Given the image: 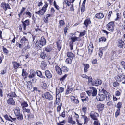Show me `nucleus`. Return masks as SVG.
<instances>
[{
  "label": "nucleus",
  "mask_w": 125,
  "mask_h": 125,
  "mask_svg": "<svg viewBox=\"0 0 125 125\" xmlns=\"http://www.w3.org/2000/svg\"><path fill=\"white\" fill-rule=\"evenodd\" d=\"M46 41L45 39L43 37H42L40 39L37 40L36 42V45L40 48H42L43 46L46 44Z\"/></svg>",
  "instance_id": "nucleus-1"
},
{
  "label": "nucleus",
  "mask_w": 125,
  "mask_h": 125,
  "mask_svg": "<svg viewBox=\"0 0 125 125\" xmlns=\"http://www.w3.org/2000/svg\"><path fill=\"white\" fill-rule=\"evenodd\" d=\"M115 24L114 23L111 21L109 22L106 26L107 29L110 31H113L114 29Z\"/></svg>",
  "instance_id": "nucleus-2"
},
{
  "label": "nucleus",
  "mask_w": 125,
  "mask_h": 125,
  "mask_svg": "<svg viewBox=\"0 0 125 125\" xmlns=\"http://www.w3.org/2000/svg\"><path fill=\"white\" fill-rule=\"evenodd\" d=\"M0 6L4 10L6 11L8 9H10L9 5L4 2H2L0 4Z\"/></svg>",
  "instance_id": "nucleus-3"
},
{
  "label": "nucleus",
  "mask_w": 125,
  "mask_h": 125,
  "mask_svg": "<svg viewBox=\"0 0 125 125\" xmlns=\"http://www.w3.org/2000/svg\"><path fill=\"white\" fill-rule=\"evenodd\" d=\"M90 116L91 118L93 120L97 121V118L99 117V115L96 113L92 111L90 113Z\"/></svg>",
  "instance_id": "nucleus-4"
},
{
  "label": "nucleus",
  "mask_w": 125,
  "mask_h": 125,
  "mask_svg": "<svg viewBox=\"0 0 125 125\" xmlns=\"http://www.w3.org/2000/svg\"><path fill=\"white\" fill-rule=\"evenodd\" d=\"M101 93H103L106 97V100L107 101H109L110 99L111 96L110 94L109 93L107 92L104 89H102L101 91Z\"/></svg>",
  "instance_id": "nucleus-5"
},
{
  "label": "nucleus",
  "mask_w": 125,
  "mask_h": 125,
  "mask_svg": "<svg viewBox=\"0 0 125 125\" xmlns=\"http://www.w3.org/2000/svg\"><path fill=\"white\" fill-rule=\"evenodd\" d=\"M103 94L101 92V93L98 94L96 96V99L98 101H102L104 100L105 98V95Z\"/></svg>",
  "instance_id": "nucleus-6"
},
{
  "label": "nucleus",
  "mask_w": 125,
  "mask_h": 125,
  "mask_svg": "<svg viewBox=\"0 0 125 125\" xmlns=\"http://www.w3.org/2000/svg\"><path fill=\"white\" fill-rule=\"evenodd\" d=\"M45 98L50 101H51L53 99V97L52 96L49 92H46L44 93Z\"/></svg>",
  "instance_id": "nucleus-7"
},
{
  "label": "nucleus",
  "mask_w": 125,
  "mask_h": 125,
  "mask_svg": "<svg viewBox=\"0 0 125 125\" xmlns=\"http://www.w3.org/2000/svg\"><path fill=\"white\" fill-rule=\"evenodd\" d=\"M117 45L118 47L120 48H122L125 45V41H122L121 39H119L118 40Z\"/></svg>",
  "instance_id": "nucleus-8"
},
{
  "label": "nucleus",
  "mask_w": 125,
  "mask_h": 125,
  "mask_svg": "<svg viewBox=\"0 0 125 125\" xmlns=\"http://www.w3.org/2000/svg\"><path fill=\"white\" fill-rule=\"evenodd\" d=\"M23 24L22 28L24 31L26 30V26L29 25L30 22L29 20H26L24 21H22Z\"/></svg>",
  "instance_id": "nucleus-9"
},
{
  "label": "nucleus",
  "mask_w": 125,
  "mask_h": 125,
  "mask_svg": "<svg viewBox=\"0 0 125 125\" xmlns=\"http://www.w3.org/2000/svg\"><path fill=\"white\" fill-rule=\"evenodd\" d=\"M9 98L7 100L8 104L10 105H14L15 102L13 98L11 97Z\"/></svg>",
  "instance_id": "nucleus-10"
},
{
  "label": "nucleus",
  "mask_w": 125,
  "mask_h": 125,
  "mask_svg": "<svg viewBox=\"0 0 125 125\" xmlns=\"http://www.w3.org/2000/svg\"><path fill=\"white\" fill-rule=\"evenodd\" d=\"M45 73V76L47 78L50 79L52 77V75L49 70H46Z\"/></svg>",
  "instance_id": "nucleus-11"
},
{
  "label": "nucleus",
  "mask_w": 125,
  "mask_h": 125,
  "mask_svg": "<svg viewBox=\"0 0 125 125\" xmlns=\"http://www.w3.org/2000/svg\"><path fill=\"white\" fill-rule=\"evenodd\" d=\"M56 71L59 75H61L62 72L61 68L58 66L56 65L55 67Z\"/></svg>",
  "instance_id": "nucleus-12"
},
{
  "label": "nucleus",
  "mask_w": 125,
  "mask_h": 125,
  "mask_svg": "<svg viewBox=\"0 0 125 125\" xmlns=\"http://www.w3.org/2000/svg\"><path fill=\"white\" fill-rule=\"evenodd\" d=\"M104 15L102 13L99 12L96 14L95 15V17L98 19H102L103 18Z\"/></svg>",
  "instance_id": "nucleus-13"
},
{
  "label": "nucleus",
  "mask_w": 125,
  "mask_h": 125,
  "mask_svg": "<svg viewBox=\"0 0 125 125\" xmlns=\"http://www.w3.org/2000/svg\"><path fill=\"white\" fill-rule=\"evenodd\" d=\"M46 9H44L43 8H42L41 10L35 12V13L40 15H43L44 13L46 11Z\"/></svg>",
  "instance_id": "nucleus-14"
},
{
  "label": "nucleus",
  "mask_w": 125,
  "mask_h": 125,
  "mask_svg": "<svg viewBox=\"0 0 125 125\" xmlns=\"http://www.w3.org/2000/svg\"><path fill=\"white\" fill-rule=\"evenodd\" d=\"M89 100V99L87 96H86L84 99H82V101L83 102H84V101L85 102V103L86 104L85 105V106L86 107H88L89 106V103L88 101Z\"/></svg>",
  "instance_id": "nucleus-15"
},
{
  "label": "nucleus",
  "mask_w": 125,
  "mask_h": 125,
  "mask_svg": "<svg viewBox=\"0 0 125 125\" xmlns=\"http://www.w3.org/2000/svg\"><path fill=\"white\" fill-rule=\"evenodd\" d=\"M94 49V46L92 42H91L88 46L89 53L91 54L92 52Z\"/></svg>",
  "instance_id": "nucleus-16"
},
{
  "label": "nucleus",
  "mask_w": 125,
  "mask_h": 125,
  "mask_svg": "<svg viewBox=\"0 0 125 125\" xmlns=\"http://www.w3.org/2000/svg\"><path fill=\"white\" fill-rule=\"evenodd\" d=\"M67 56L68 58L73 59L75 57V55L71 52H68L67 53Z\"/></svg>",
  "instance_id": "nucleus-17"
},
{
  "label": "nucleus",
  "mask_w": 125,
  "mask_h": 125,
  "mask_svg": "<svg viewBox=\"0 0 125 125\" xmlns=\"http://www.w3.org/2000/svg\"><path fill=\"white\" fill-rule=\"evenodd\" d=\"M64 88L63 87H60L59 89L57 88H56V94H58L60 93H62L64 91Z\"/></svg>",
  "instance_id": "nucleus-18"
},
{
  "label": "nucleus",
  "mask_w": 125,
  "mask_h": 125,
  "mask_svg": "<svg viewBox=\"0 0 125 125\" xmlns=\"http://www.w3.org/2000/svg\"><path fill=\"white\" fill-rule=\"evenodd\" d=\"M13 67L15 69H17L20 66V65L19 63L15 61L12 62Z\"/></svg>",
  "instance_id": "nucleus-19"
},
{
  "label": "nucleus",
  "mask_w": 125,
  "mask_h": 125,
  "mask_svg": "<svg viewBox=\"0 0 125 125\" xmlns=\"http://www.w3.org/2000/svg\"><path fill=\"white\" fill-rule=\"evenodd\" d=\"M71 100L72 102L76 104H78L79 103V101L77 99H76L75 97L74 96L71 97Z\"/></svg>",
  "instance_id": "nucleus-20"
},
{
  "label": "nucleus",
  "mask_w": 125,
  "mask_h": 125,
  "mask_svg": "<svg viewBox=\"0 0 125 125\" xmlns=\"http://www.w3.org/2000/svg\"><path fill=\"white\" fill-rule=\"evenodd\" d=\"M21 105L22 108V109L25 108L26 107H27L28 106L27 102L25 101L22 102L21 103Z\"/></svg>",
  "instance_id": "nucleus-21"
},
{
  "label": "nucleus",
  "mask_w": 125,
  "mask_h": 125,
  "mask_svg": "<svg viewBox=\"0 0 125 125\" xmlns=\"http://www.w3.org/2000/svg\"><path fill=\"white\" fill-rule=\"evenodd\" d=\"M91 23V21L90 20V18H88L86 19L84 21V24L86 26V27L88 26L89 24H90Z\"/></svg>",
  "instance_id": "nucleus-22"
},
{
  "label": "nucleus",
  "mask_w": 125,
  "mask_h": 125,
  "mask_svg": "<svg viewBox=\"0 0 125 125\" xmlns=\"http://www.w3.org/2000/svg\"><path fill=\"white\" fill-rule=\"evenodd\" d=\"M123 74H119L117 75L116 78V80L119 82H121L123 80Z\"/></svg>",
  "instance_id": "nucleus-23"
},
{
  "label": "nucleus",
  "mask_w": 125,
  "mask_h": 125,
  "mask_svg": "<svg viewBox=\"0 0 125 125\" xmlns=\"http://www.w3.org/2000/svg\"><path fill=\"white\" fill-rule=\"evenodd\" d=\"M8 97H17V95L15 92H11L7 94Z\"/></svg>",
  "instance_id": "nucleus-24"
},
{
  "label": "nucleus",
  "mask_w": 125,
  "mask_h": 125,
  "mask_svg": "<svg viewBox=\"0 0 125 125\" xmlns=\"http://www.w3.org/2000/svg\"><path fill=\"white\" fill-rule=\"evenodd\" d=\"M36 73L37 76L43 79L45 78V77L42 75V73L41 71L39 70L37 71L36 72Z\"/></svg>",
  "instance_id": "nucleus-25"
},
{
  "label": "nucleus",
  "mask_w": 125,
  "mask_h": 125,
  "mask_svg": "<svg viewBox=\"0 0 125 125\" xmlns=\"http://www.w3.org/2000/svg\"><path fill=\"white\" fill-rule=\"evenodd\" d=\"M104 105L103 104H99L97 105V108L99 110L102 111L104 109Z\"/></svg>",
  "instance_id": "nucleus-26"
},
{
  "label": "nucleus",
  "mask_w": 125,
  "mask_h": 125,
  "mask_svg": "<svg viewBox=\"0 0 125 125\" xmlns=\"http://www.w3.org/2000/svg\"><path fill=\"white\" fill-rule=\"evenodd\" d=\"M47 64L46 62L44 61H43L42 62L41 64V67L42 70H44L46 68Z\"/></svg>",
  "instance_id": "nucleus-27"
},
{
  "label": "nucleus",
  "mask_w": 125,
  "mask_h": 125,
  "mask_svg": "<svg viewBox=\"0 0 125 125\" xmlns=\"http://www.w3.org/2000/svg\"><path fill=\"white\" fill-rule=\"evenodd\" d=\"M14 113L16 116L20 114V110L19 108L18 107H16L14 111Z\"/></svg>",
  "instance_id": "nucleus-28"
},
{
  "label": "nucleus",
  "mask_w": 125,
  "mask_h": 125,
  "mask_svg": "<svg viewBox=\"0 0 125 125\" xmlns=\"http://www.w3.org/2000/svg\"><path fill=\"white\" fill-rule=\"evenodd\" d=\"M102 83L101 80L99 79H97L95 81L94 84L95 86L100 85Z\"/></svg>",
  "instance_id": "nucleus-29"
},
{
  "label": "nucleus",
  "mask_w": 125,
  "mask_h": 125,
  "mask_svg": "<svg viewBox=\"0 0 125 125\" xmlns=\"http://www.w3.org/2000/svg\"><path fill=\"white\" fill-rule=\"evenodd\" d=\"M27 86L28 88L29 89L31 90L32 88V84L30 81H28L27 83Z\"/></svg>",
  "instance_id": "nucleus-30"
},
{
  "label": "nucleus",
  "mask_w": 125,
  "mask_h": 125,
  "mask_svg": "<svg viewBox=\"0 0 125 125\" xmlns=\"http://www.w3.org/2000/svg\"><path fill=\"white\" fill-rule=\"evenodd\" d=\"M92 89L93 90V92L92 93V95L93 96H96L97 92V91L96 89L94 87H92Z\"/></svg>",
  "instance_id": "nucleus-31"
},
{
  "label": "nucleus",
  "mask_w": 125,
  "mask_h": 125,
  "mask_svg": "<svg viewBox=\"0 0 125 125\" xmlns=\"http://www.w3.org/2000/svg\"><path fill=\"white\" fill-rule=\"evenodd\" d=\"M69 37L72 40L73 43L75 41H79V40H78V38H79V37L78 38L76 37L72 36L71 37Z\"/></svg>",
  "instance_id": "nucleus-32"
},
{
  "label": "nucleus",
  "mask_w": 125,
  "mask_h": 125,
  "mask_svg": "<svg viewBox=\"0 0 125 125\" xmlns=\"http://www.w3.org/2000/svg\"><path fill=\"white\" fill-rule=\"evenodd\" d=\"M68 123L72 124H75V122L73 120L72 117L69 116L68 118Z\"/></svg>",
  "instance_id": "nucleus-33"
},
{
  "label": "nucleus",
  "mask_w": 125,
  "mask_h": 125,
  "mask_svg": "<svg viewBox=\"0 0 125 125\" xmlns=\"http://www.w3.org/2000/svg\"><path fill=\"white\" fill-rule=\"evenodd\" d=\"M83 65L84 66V72L85 73L86 72L88 71L87 69L89 67V65L88 64H84Z\"/></svg>",
  "instance_id": "nucleus-34"
},
{
  "label": "nucleus",
  "mask_w": 125,
  "mask_h": 125,
  "mask_svg": "<svg viewBox=\"0 0 125 125\" xmlns=\"http://www.w3.org/2000/svg\"><path fill=\"white\" fill-rule=\"evenodd\" d=\"M52 47L50 46H48L45 48V51L47 52H50L52 50Z\"/></svg>",
  "instance_id": "nucleus-35"
},
{
  "label": "nucleus",
  "mask_w": 125,
  "mask_h": 125,
  "mask_svg": "<svg viewBox=\"0 0 125 125\" xmlns=\"http://www.w3.org/2000/svg\"><path fill=\"white\" fill-rule=\"evenodd\" d=\"M73 59L70 58H67L65 62L67 64H71L72 63Z\"/></svg>",
  "instance_id": "nucleus-36"
},
{
  "label": "nucleus",
  "mask_w": 125,
  "mask_h": 125,
  "mask_svg": "<svg viewBox=\"0 0 125 125\" xmlns=\"http://www.w3.org/2000/svg\"><path fill=\"white\" fill-rule=\"evenodd\" d=\"M27 15V17L30 18H31V17L32 14L31 12L29 11H26L23 13V15Z\"/></svg>",
  "instance_id": "nucleus-37"
},
{
  "label": "nucleus",
  "mask_w": 125,
  "mask_h": 125,
  "mask_svg": "<svg viewBox=\"0 0 125 125\" xmlns=\"http://www.w3.org/2000/svg\"><path fill=\"white\" fill-rule=\"evenodd\" d=\"M28 39L24 37L22 38L21 40V43L24 44L26 42H27Z\"/></svg>",
  "instance_id": "nucleus-38"
},
{
  "label": "nucleus",
  "mask_w": 125,
  "mask_h": 125,
  "mask_svg": "<svg viewBox=\"0 0 125 125\" xmlns=\"http://www.w3.org/2000/svg\"><path fill=\"white\" fill-rule=\"evenodd\" d=\"M67 76V74H65L60 78V81H61V83H62L63 81H64L65 79Z\"/></svg>",
  "instance_id": "nucleus-39"
},
{
  "label": "nucleus",
  "mask_w": 125,
  "mask_h": 125,
  "mask_svg": "<svg viewBox=\"0 0 125 125\" xmlns=\"http://www.w3.org/2000/svg\"><path fill=\"white\" fill-rule=\"evenodd\" d=\"M56 44L57 49L59 51L61 48V43L60 41L57 42Z\"/></svg>",
  "instance_id": "nucleus-40"
},
{
  "label": "nucleus",
  "mask_w": 125,
  "mask_h": 125,
  "mask_svg": "<svg viewBox=\"0 0 125 125\" xmlns=\"http://www.w3.org/2000/svg\"><path fill=\"white\" fill-rule=\"evenodd\" d=\"M82 118H83L84 120V124H85L88 121V119L87 116L84 115H82Z\"/></svg>",
  "instance_id": "nucleus-41"
},
{
  "label": "nucleus",
  "mask_w": 125,
  "mask_h": 125,
  "mask_svg": "<svg viewBox=\"0 0 125 125\" xmlns=\"http://www.w3.org/2000/svg\"><path fill=\"white\" fill-rule=\"evenodd\" d=\"M16 116L17 119L19 120H21L23 119V116L21 113Z\"/></svg>",
  "instance_id": "nucleus-42"
},
{
  "label": "nucleus",
  "mask_w": 125,
  "mask_h": 125,
  "mask_svg": "<svg viewBox=\"0 0 125 125\" xmlns=\"http://www.w3.org/2000/svg\"><path fill=\"white\" fill-rule=\"evenodd\" d=\"M62 70L64 72H67L68 71V69L65 66H63L61 67Z\"/></svg>",
  "instance_id": "nucleus-43"
},
{
  "label": "nucleus",
  "mask_w": 125,
  "mask_h": 125,
  "mask_svg": "<svg viewBox=\"0 0 125 125\" xmlns=\"http://www.w3.org/2000/svg\"><path fill=\"white\" fill-rule=\"evenodd\" d=\"M103 52V50L102 48H100L98 51V55L99 56L101 57L102 56Z\"/></svg>",
  "instance_id": "nucleus-44"
},
{
  "label": "nucleus",
  "mask_w": 125,
  "mask_h": 125,
  "mask_svg": "<svg viewBox=\"0 0 125 125\" xmlns=\"http://www.w3.org/2000/svg\"><path fill=\"white\" fill-rule=\"evenodd\" d=\"M59 23L60 24L59 27L60 28L63 27L65 24L64 21L62 20L59 21Z\"/></svg>",
  "instance_id": "nucleus-45"
},
{
  "label": "nucleus",
  "mask_w": 125,
  "mask_h": 125,
  "mask_svg": "<svg viewBox=\"0 0 125 125\" xmlns=\"http://www.w3.org/2000/svg\"><path fill=\"white\" fill-rule=\"evenodd\" d=\"M40 57L43 59H45L46 57L45 53L43 52H42L40 55Z\"/></svg>",
  "instance_id": "nucleus-46"
},
{
  "label": "nucleus",
  "mask_w": 125,
  "mask_h": 125,
  "mask_svg": "<svg viewBox=\"0 0 125 125\" xmlns=\"http://www.w3.org/2000/svg\"><path fill=\"white\" fill-rule=\"evenodd\" d=\"M26 9L25 8L23 7L22 9L21 10L20 12L18 14V15L19 18H20L21 16L22 13H23V12L25 11Z\"/></svg>",
  "instance_id": "nucleus-47"
},
{
  "label": "nucleus",
  "mask_w": 125,
  "mask_h": 125,
  "mask_svg": "<svg viewBox=\"0 0 125 125\" xmlns=\"http://www.w3.org/2000/svg\"><path fill=\"white\" fill-rule=\"evenodd\" d=\"M122 102H119L116 105V108H118V109H120L122 107Z\"/></svg>",
  "instance_id": "nucleus-48"
},
{
  "label": "nucleus",
  "mask_w": 125,
  "mask_h": 125,
  "mask_svg": "<svg viewBox=\"0 0 125 125\" xmlns=\"http://www.w3.org/2000/svg\"><path fill=\"white\" fill-rule=\"evenodd\" d=\"M106 41V39L104 37H102L100 38L99 39V42H105Z\"/></svg>",
  "instance_id": "nucleus-49"
},
{
  "label": "nucleus",
  "mask_w": 125,
  "mask_h": 125,
  "mask_svg": "<svg viewBox=\"0 0 125 125\" xmlns=\"http://www.w3.org/2000/svg\"><path fill=\"white\" fill-rule=\"evenodd\" d=\"M120 111V109H117L115 113V116L116 118L119 115Z\"/></svg>",
  "instance_id": "nucleus-50"
},
{
  "label": "nucleus",
  "mask_w": 125,
  "mask_h": 125,
  "mask_svg": "<svg viewBox=\"0 0 125 125\" xmlns=\"http://www.w3.org/2000/svg\"><path fill=\"white\" fill-rule=\"evenodd\" d=\"M56 104H59V103L60 102V98L59 96L58 97V94H56Z\"/></svg>",
  "instance_id": "nucleus-51"
},
{
  "label": "nucleus",
  "mask_w": 125,
  "mask_h": 125,
  "mask_svg": "<svg viewBox=\"0 0 125 125\" xmlns=\"http://www.w3.org/2000/svg\"><path fill=\"white\" fill-rule=\"evenodd\" d=\"M22 111L23 112H26L28 113H29L30 112V110L29 109L26 108L23 109Z\"/></svg>",
  "instance_id": "nucleus-52"
},
{
  "label": "nucleus",
  "mask_w": 125,
  "mask_h": 125,
  "mask_svg": "<svg viewBox=\"0 0 125 125\" xmlns=\"http://www.w3.org/2000/svg\"><path fill=\"white\" fill-rule=\"evenodd\" d=\"M73 89L72 88H69L68 87V88L66 90V94H68L70 92L71 93V91H72Z\"/></svg>",
  "instance_id": "nucleus-53"
},
{
  "label": "nucleus",
  "mask_w": 125,
  "mask_h": 125,
  "mask_svg": "<svg viewBox=\"0 0 125 125\" xmlns=\"http://www.w3.org/2000/svg\"><path fill=\"white\" fill-rule=\"evenodd\" d=\"M3 50L4 52L6 54H8L9 53V51L4 46L2 47Z\"/></svg>",
  "instance_id": "nucleus-54"
},
{
  "label": "nucleus",
  "mask_w": 125,
  "mask_h": 125,
  "mask_svg": "<svg viewBox=\"0 0 125 125\" xmlns=\"http://www.w3.org/2000/svg\"><path fill=\"white\" fill-rule=\"evenodd\" d=\"M30 73L33 76H35L36 73L32 69L30 70Z\"/></svg>",
  "instance_id": "nucleus-55"
},
{
  "label": "nucleus",
  "mask_w": 125,
  "mask_h": 125,
  "mask_svg": "<svg viewBox=\"0 0 125 125\" xmlns=\"http://www.w3.org/2000/svg\"><path fill=\"white\" fill-rule=\"evenodd\" d=\"M27 74V72L26 70L24 69H22V76H25Z\"/></svg>",
  "instance_id": "nucleus-56"
},
{
  "label": "nucleus",
  "mask_w": 125,
  "mask_h": 125,
  "mask_svg": "<svg viewBox=\"0 0 125 125\" xmlns=\"http://www.w3.org/2000/svg\"><path fill=\"white\" fill-rule=\"evenodd\" d=\"M28 116L29 118H33L34 117V116L33 114L31 113H29L28 114Z\"/></svg>",
  "instance_id": "nucleus-57"
},
{
  "label": "nucleus",
  "mask_w": 125,
  "mask_h": 125,
  "mask_svg": "<svg viewBox=\"0 0 125 125\" xmlns=\"http://www.w3.org/2000/svg\"><path fill=\"white\" fill-rule=\"evenodd\" d=\"M45 4L42 7V8H43L44 9H46H46L47 8L48 6V3L47 2H45Z\"/></svg>",
  "instance_id": "nucleus-58"
},
{
  "label": "nucleus",
  "mask_w": 125,
  "mask_h": 125,
  "mask_svg": "<svg viewBox=\"0 0 125 125\" xmlns=\"http://www.w3.org/2000/svg\"><path fill=\"white\" fill-rule=\"evenodd\" d=\"M31 90L32 91H38L39 92H40V91L38 89V88L37 87H33Z\"/></svg>",
  "instance_id": "nucleus-59"
},
{
  "label": "nucleus",
  "mask_w": 125,
  "mask_h": 125,
  "mask_svg": "<svg viewBox=\"0 0 125 125\" xmlns=\"http://www.w3.org/2000/svg\"><path fill=\"white\" fill-rule=\"evenodd\" d=\"M116 15L117 16L115 20V21L119 20L120 18V16L119 13H117L116 14Z\"/></svg>",
  "instance_id": "nucleus-60"
},
{
  "label": "nucleus",
  "mask_w": 125,
  "mask_h": 125,
  "mask_svg": "<svg viewBox=\"0 0 125 125\" xmlns=\"http://www.w3.org/2000/svg\"><path fill=\"white\" fill-rule=\"evenodd\" d=\"M31 47L30 45L29 44V43L27 45L25 46L23 48V49L25 50H26L30 49Z\"/></svg>",
  "instance_id": "nucleus-61"
},
{
  "label": "nucleus",
  "mask_w": 125,
  "mask_h": 125,
  "mask_svg": "<svg viewBox=\"0 0 125 125\" xmlns=\"http://www.w3.org/2000/svg\"><path fill=\"white\" fill-rule=\"evenodd\" d=\"M4 117L6 120L9 121H11V120L9 118L8 115H4Z\"/></svg>",
  "instance_id": "nucleus-62"
},
{
  "label": "nucleus",
  "mask_w": 125,
  "mask_h": 125,
  "mask_svg": "<svg viewBox=\"0 0 125 125\" xmlns=\"http://www.w3.org/2000/svg\"><path fill=\"white\" fill-rule=\"evenodd\" d=\"M62 105V104L61 103L60 104V105H58L57 107V111L58 112H59L61 110V106Z\"/></svg>",
  "instance_id": "nucleus-63"
},
{
  "label": "nucleus",
  "mask_w": 125,
  "mask_h": 125,
  "mask_svg": "<svg viewBox=\"0 0 125 125\" xmlns=\"http://www.w3.org/2000/svg\"><path fill=\"white\" fill-rule=\"evenodd\" d=\"M43 20L44 21V22L45 23H48V18H47V17H44L43 18Z\"/></svg>",
  "instance_id": "nucleus-64"
}]
</instances>
